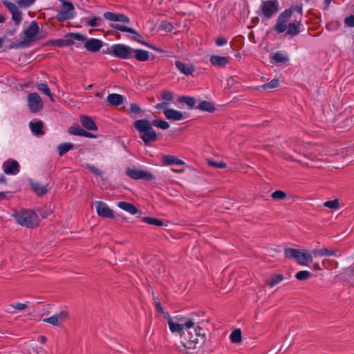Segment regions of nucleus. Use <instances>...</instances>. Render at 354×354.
Masks as SVG:
<instances>
[{
  "mask_svg": "<svg viewBox=\"0 0 354 354\" xmlns=\"http://www.w3.org/2000/svg\"><path fill=\"white\" fill-rule=\"evenodd\" d=\"M183 331L177 332L179 333L181 342L184 347L188 349H194L197 345L202 346L206 340V333L205 329L196 324L194 322V326Z\"/></svg>",
  "mask_w": 354,
  "mask_h": 354,
  "instance_id": "1",
  "label": "nucleus"
},
{
  "mask_svg": "<svg viewBox=\"0 0 354 354\" xmlns=\"http://www.w3.org/2000/svg\"><path fill=\"white\" fill-rule=\"evenodd\" d=\"M156 318L163 322H167L171 333L189 330L194 326V320L191 318L180 317L178 322H174L168 312L164 310L160 302H156Z\"/></svg>",
  "mask_w": 354,
  "mask_h": 354,
  "instance_id": "2",
  "label": "nucleus"
},
{
  "mask_svg": "<svg viewBox=\"0 0 354 354\" xmlns=\"http://www.w3.org/2000/svg\"><path fill=\"white\" fill-rule=\"evenodd\" d=\"M17 223L28 228H35L39 224V218L35 212L32 209H22L13 214Z\"/></svg>",
  "mask_w": 354,
  "mask_h": 354,
  "instance_id": "3",
  "label": "nucleus"
},
{
  "mask_svg": "<svg viewBox=\"0 0 354 354\" xmlns=\"http://www.w3.org/2000/svg\"><path fill=\"white\" fill-rule=\"evenodd\" d=\"M152 125H155V121L150 122L145 119L136 120L133 124L134 128L139 131L140 138L145 144L155 140V131H151Z\"/></svg>",
  "mask_w": 354,
  "mask_h": 354,
  "instance_id": "4",
  "label": "nucleus"
},
{
  "mask_svg": "<svg viewBox=\"0 0 354 354\" xmlns=\"http://www.w3.org/2000/svg\"><path fill=\"white\" fill-rule=\"evenodd\" d=\"M284 256L287 259H293L300 266H308L313 262L312 253L292 248H287L284 250Z\"/></svg>",
  "mask_w": 354,
  "mask_h": 354,
  "instance_id": "5",
  "label": "nucleus"
},
{
  "mask_svg": "<svg viewBox=\"0 0 354 354\" xmlns=\"http://www.w3.org/2000/svg\"><path fill=\"white\" fill-rule=\"evenodd\" d=\"M279 10V4L277 0L263 1L258 12L259 16L268 19L275 15Z\"/></svg>",
  "mask_w": 354,
  "mask_h": 354,
  "instance_id": "6",
  "label": "nucleus"
},
{
  "mask_svg": "<svg viewBox=\"0 0 354 354\" xmlns=\"http://www.w3.org/2000/svg\"><path fill=\"white\" fill-rule=\"evenodd\" d=\"M109 52L115 57L120 59L133 57V48L124 44H113L108 48Z\"/></svg>",
  "mask_w": 354,
  "mask_h": 354,
  "instance_id": "7",
  "label": "nucleus"
},
{
  "mask_svg": "<svg viewBox=\"0 0 354 354\" xmlns=\"http://www.w3.org/2000/svg\"><path fill=\"white\" fill-rule=\"evenodd\" d=\"M28 105L31 113L40 111L44 106L42 99L37 93H30L27 97Z\"/></svg>",
  "mask_w": 354,
  "mask_h": 354,
  "instance_id": "8",
  "label": "nucleus"
},
{
  "mask_svg": "<svg viewBox=\"0 0 354 354\" xmlns=\"http://www.w3.org/2000/svg\"><path fill=\"white\" fill-rule=\"evenodd\" d=\"M69 313L67 310H64L53 316L44 318L43 322L48 323L54 326H59L63 322L68 319Z\"/></svg>",
  "mask_w": 354,
  "mask_h": 354,
  "instance_id": "9",
  "label": "nucleus"
},
{
  "mask_svg": "<svg viewBox=\"0 0 354 354\" xmlns=\"http://www.w3.org/2000/svg\"><path fill=\"white\" fill-rule=\"evenodd\" d=\"M126 174L129 177L135 180L145 179L147 180H150L153 179V176L151 174L143 170L138 169L135 167L127 168L126 170Z\"/></svg>",
  "mask_w": 354,
  "mask_h": 354,
  "instance_id": "10",
  "label": "nucleus"
},
{
  "mask_svg": "<svg viewBox=\"0 0 354 354\" xmlns=\"http://www.w3.org/2000/svg\"><path fill=\"white\" fill-rule=\"evenodd\" d=\"M165 118L169 120L179 121L186 119L188 116L187 113H183L180 111L167 107L162 109Z\"/></svg>",
  "mask_w": 354,
  "mask_h": 354,
  "instance_id": "11",
  "label": "nucleus"
},
{
  "mask_svg": "<svg viewBox=\"0 0 354 354\" xmlns=\"http://www.w3.org/2000/svg\"><path fill=\"white\" fill-rule=\"evenodd\" d=\"M3 169L6 174L15 175L19 171V165L15 160L8 159L3 163Z\"/></svg>",
  "mask_w": 354,
  "mask_h": 354,
  "instance_id": "12",
  "label": "nucleus"
},
{
  "mask_svg": "<svg viewBox=\"0 0 354 354\" xmlns=\"http://www.w3.org/2000/svg\"><path fill=\"white\" fill-rule=\"evenodd\" d=\"M160 163L162 166L185 165V162L175 156L169 154H162L160 156Z\"/></svg>",
  "mask_w": 354,
  "mask_h": 354,
  "instance_id": "13",
  "label": "nucleus"
},
{
  "mask_svg": "<svg viewBox=\"0 0 354 354\" xmlns=\"http://www.w3.org/2000/svg\"><path fill=\"white\" fill-rule=\"evenodd\" d=\"M96 209L99 216L104 218H113L114 214L112 209L108 205L102 201L96 203Z\"/></svg>",
  "mask_w": 354,
  "mask_h": 354,
  "instance_id": "14",
  "label": "nucleus"
},
{
  "mask_svg": "<svg viewBox=\"0 0 354 354\" xmlns=\"http://www.w3.org/2000/svg\"><path fill=\"white\" fill-rule=\"evenodd\" d=\"M102 41L97 39H89L84 43V48L90 52H98L102 47Z\"/></svg>",
  "mask_w": 354,
  "mask_h": 354,
  "instance_id": "15",
  "label": "nucleus"
},
{
  "mask_svg": "<svg viewBox=\"0 0 354 354\" xmlns=\"http://www.w3.org/2000/svg\"><path fill=\"white\" fill-rule=\"evenodd\" d=\"M110 26L113 29L135 35L136 37H132L131 38V39H133L134 41H140V40L138 37L142 38V36L140 35V34H139L137 31H136L134 29L127 27L126 26L121 25L119 24H112L110 25Z\"/></svg>",
  "mask_w": 354,
  "mask_h": 354,
  "instance_id": "16",
  "label": "nucleus"
},
{
  "mask_svg": "<svg viewBox=\"0 0 354 354\" xmlns=\"http://www.w3.org/2000/svg\"><path fill=\"white\" fill-rule=\"evenodd\" d=\"M312 255L315 257H323V256H341V253L337 250H329L326 248H322L319 249H315L312 250Z\"/></svg>",
  "mask_w": 354,
  "mask_h": 354,
  "instance_id": "17",
  "label": "nucleus"
},
{
  "mask_svg": "<svg viewBox=\"0 0 354 354\" xmlns=\"http://www.w3.org/2000/svg\"><path fill=\"white\" fill-rule=\"evenodd\" d=\"M209 62L212 65L216 67L224 68L227 64H229L230 57L219 55H212L210 57Z\"/></svg>",
  "mask_w": 354,
  "mask_h": 354,
  "instance_id": "18",
  "label": "nucleus"
},
{
  "mask_svg": "<svg viewBox=\"0 0 354 354\" xmlns=\"http://www.w3.org/2000/svg\"><path fill=\"white\" fill-rule=\"evenodd\" d=\"M160 99L165 102L162 103H158L156 104V108L164 109L167 107L169 102L174 100V93L168 90H164L160 93Z\"/></svg>",
  "mask_w": 354,
  "mask_h": 354,
  "instance_id": "19",
  "label": "nucleus"
},
{
  "mask_svg": "<svg viewBox=\"0 0 354 354\" xmlns=\"http://www.w3.org/2000/svg\"><path fill=\"white\" fill-rule=\"evenodd\" d=\"M39 30L37 22L32 21L29 27L24 30V34L30 41H33V38L37 35Z\"/></svg>",
  "mask_w": 354,
  "mask_h": 354,
  "instance_id": "20",
  "label": "nucleus"
},
{
  "mask_svg": "<svg viewBox=\"0 0 354 354\" xmlns=\"http://www.w3.org/2000/svg\"><path fill=\"white\" fill-rule=\"evenodd\" d=\"M80 122L82 125L89 131H96L97 127L93 120L87 115H83L80 117Z\"/></svg>",
  "mask_w": 354,
  "mask_h": 354,
  "instance_id": "21",
  "label": "nucleus"
},
{
  "mask_svg": "<svg viewBox=\"0 0 354 354\" xmlns=\"http://www.w3.org/2000/svg\"><path fill=\"white\" fill-rule=\"evenodd\" d=\"M47 45L50 44L53 46L57 47H64V46H69L74 44V41L70 38L66 39H58L50 40L47 42Z\"/></svg>",
  "mask_w": 354,
  "mask_h": 354,
  "instance_id": "22",
  "label": "nucleus"
},
{
  "mask_svg": "<svg viewBox=\"0 0 354 354\" xmlns=\"http://www.w3.org/2000/svg\"><path fill=\"white\" fill-rule=\"evenodd\" d=\"M175 64L178 69L185 75H192L194 71V68L190 64H187L180 61H176Z\"/></svg>",
  "mask_w": 354,
  "mask_h": 354,
  "instance_id": "23",
  "label": "nucleus"
},
{
  "mask_svg": "<svg viewBox=\"0 0 354 354\" xmlns=\"http://www.w3.org/2000/svg\"><path fill=\"white\" fill-rule=\"evenodd\" d=\"M29 127L32 133L35 136H41L44 134V131H43L44 124L41 121L38 122H30L29 123Z\"/></svg>",
  "mask_w": 354,
  "mask_h": 354,
  "instance_id": "24",
  "label": "nucleus"
},
{
  "mask_svg": "<svg viewBox=\"0 0 354 354\" xmlns=\"http://www.w3.org/2000/svg\"><path fill=\"white\" fill-rule=\"evenodd\" d=\"M107 102L111 106H119L124 101V97L120 94L112 93L107 96Z\"/></svg>",
  "mask_w": 354,
  "mask_h": 354,
  "instance_id": "25",
  "label": "nucleus"
},
{
  "mask_svg": "<svg viewBox=\"0 0 354 354\" xmlns=\"http://www.w3.org/2000/svg\"><path fill=\"white\" fill-rule=\"evenodd\" d=\"M284 277L283 275L281 274H274L271 276L270 279H266L264 281L265 283L270 287L272 288L275 285L279 283L283 280Z\"/></svg>",
  "mask_w": 354,
  "mask_h": 354,
  "instance_id": "26",
  "label": "nucleus"
},
{
  "mask_svg": "<svg viewBox=\"0 0 354 354\" xmlns=\"http://www.w3.org/2000/svg\"><path fill=\"white\" fill-rule=\"evenodd\" d=\"M133 57H135L140 62H145L149 59V55L147 50L142 49H133Z\"/></svg>",
  "mask_w": 354,
  "mask_h": 354,
  "instance_id": "27",
  "label": "nucleus"
},
{
  "mask_svg": "<svg viewBox=\"0 0 354 354\" xmlns=\"http://www.w3.org/2000/svg\"><path fill=\"white\" fill-rule=\"evenodd\" d=\"M196 108L201 111L209 113H213L216 110L214 104L212 102L206 100L201 102Z\"/></svg>",
  "mask_w": 354,
  "mask_h": 354,
  "instance_id": "28",
  "label": "nucleus"
},
{
  "mask_svg": "<svg viewBox=\"0 0 354 354\" xmlns=\"http://www.w3.org/2000/svg\"><path fill=\"white\" fill-rule=\"evenodd\" d=\"M118 206L122 209L129 212L131 214H136L138 212V209L136 206L128 202L120 201L118 203Z\"/></svg>",
  "mask_w": 354,
  "mask_h": 354,
  "instance_id": "29",
  "label": "nucleus"
},
{
  "mask_svg": "<svg viewBox=\"0 0 354 354\" xmlns=\"http://www.w3.org/2000/svg\"><path fill=\"white\" fill-rule=\"evenodd\" d=\"M30 186L31 189L39 196H41L48 192L46 186L41 185L38 183H32Z\"/></svg>",
  "mask_w": 354,
  "mask_h": 354,
  "instance_id": "30",
  "label": "nucleus"
},
{
  "mask_svg": "<svg viewBox=\"0 0 354 354\" xmlns=\"http://www.w3.org/2000/svg\"><path fill=\"white\" fill-rule=\"evenodd\" d=\"M288 60V57L281 52H277L272 57V63L283 64L287 62Z\"/></svg>",
  "mask_w": 354,
  "mask_h": 354,
  "instance_id": "31",
  "label": "nucleus"
},
{
  "mask_svg": "<svg viewBox=\"0 0 354 354\" xmlns=\"http://www.w3.org/2000/svg\"><path fill=\"white\" fill-rule=\"evenodd\" d=\"M74 16V13H69V12L65 10H62L58 12V13L56 15V19L59 22H64L68 19L73 18Z\"/></svg>",
  "mask_w": 354,
  "mask_h": 354,
  "instance_id": "32",
  "label": "nucleus"
},
{
  "mask_svg": "<svg viewBox=\"0 0 354 354\" xmlns=\"http://www.w3.org/2000/svg\"><path fill=\"white\" fill-rule=\"evenodd\" d=\"M300 26H301L300 21H295V22L290 23L288 25V30H287L286 33L291 36H295V35H297L299 32Z\"/></svg>",
  "mask_w": 354,
  "mask_h": 354,
  "instance_id": "33",
  "label": "nucleus"
},
{
  "mask_svg": "<svg viewBox=\"0 0 354 354\" xmlns=\"http://www.w3.org/2000/svg\"><path fill=\"white\" fill-rule=\"evenodd\" d=\"M73 148H74V145L72 143L66 142V143L59 145L57 147L59 156H64L68 151L73 149Z\"/></svg>",
  "mask_w": 354,
  "mask_h": 354,
  "instance_id": "34",
  "label": "nucleus"
},
{
  "mask_svg": "<svg viewBox=\"0 0 354 354\" xmlns=\"http://www.w3.org/2000/svg\"><path fill=\"white\" fill-rule=\"evenodd\" d=\"M178 101L180 103H185L189 109H193L196 105V100L192 97L181 96Z\"/></svg>",
  "mask_w": 354,
  "mask_h": 354,
  "instance_id": "35",
  "label": "nucleus"
},
{
  "mask_svg": "<svg viewBox=\"0 0 354 354\" xmlns=\"http://www.w3.org/2000/svg\"><path fill=\"white\" fill-rule=\"evenodd\" d=\"M292 15V11L290 9H287L279 15L277 20L287 24V22L291 18Z\"/></svg>",
  "mask_w": 354,
  "mask_h": 354,
  "instance_id": "36",
  "label": "nucleus"
},
{
  "mask_svg": "<svg viewBox=\"0 0 354 354\" xmlns=\"http://www.w3.org/2000/svg\"><path fill=\"white\" fill-rule=\"evenodd\" d=\"M37 88L39 91L42 92L45 95L49 96L51 98V100H53V95H52V93L50 92V89L49 88L47 84H44V83L39 84L37 85Z\"/></svg>",
  "mask_w": 354,
  "mask_h": 354,
  "instance_id": "37",
  "label": "nucleus"
},
{
  "mask_svg": "<svg viewBox=\"0 0 354 354\" xmlns=\"http://www.w3.org/2000/svg\"><path fill=\"white\" fill-rule=\"evenodd\" d=\"M230 340L233 343H239L241 341V332L240 329H236L230 335Z\"/></svg>",
  "mask_w": 354,
  "mask_h": 354,
  "instance_id": "38",
  "label": "nucleus"
},
{
  "mask_svg": "<svg viewBox=\"0 0 354 354\" xmlns=\"http://www.w3.org/2000/svg\"><path fill=\"white\" fill-rule=\"evenodd\" d=\"M312 276V273L308 270L299 271L296 274L295 277L297 280L304 281L306 280Z\"/></svg>",
  "mask_w": 354,
  "mask_h": 354,
  "instance_id": "39",
  "label": "nucleus"
},
{
  "mask_svg": "<svg viewBox=\"0 0 354 354\" xmlns=\"http://www.w3.org/2000/svg\"><path fill=\"white\" fill-rule=\"evenodd\" d=\"M271 197L274 200H284L287 197V194L282 190H276L271 194Z\"/></svg>",
  "mask_w": 354,
  "mask_h": 354,
  "instance_id": "40",
  "label": "nucleus"
},
{
  "mask_svg": "<svg viewBox=\"0 0 354 354\" xmlns=\"http://www.w3.org/2000/svg\"><path fill=\"white\" fill-rule=\"evenodd\" d=\"M141 112L140 106L136 103H132L131 104L130 109L128 111V113L129 115H131L132 117H134L137 115H138Z\"/></svg>",
  "mask_w": 354,
  "mask_h": 354,
  "instance_id": "41",
  "label": "nucleus"
},
{
  "mask_svg": "<svg viewBox=\"0 0 354 354\" xmlns=\"http://www.w3.org/2000/svg\"><path fill=\"white\" fill-rule=\"evenodd\" d=\"M324 206L332 209H337L339 207V202L338 199L328 201L324 203Z\"/></svg>",
  "mask_w": 354,
  "mask_h": 354,
  "instance_id": "42",
  "label": "nucleus"
},
{
  "mask_svg": "<svg viewBox=\"0 0 354 354\" xmlns=\"http://www.w3.org/2000/svg\"><path fill=\"white\" fill-rule=\"evenodd\" d=\"M279 86V80L278 79H273L270 82L261 86L263 89H272L277 88Z\"/></svg>",
  "mask_w": 354,
  "mask_h": 354,
  "instance_id": "43",
  "label": "nucleus"
},
{
  "mask_svg": "<svg viewBox=\"0 0 354 354\" xmlns=\"http://www.w3.org/2000/svg\"><path fill=\"white\" fill-rule=\"evenodd\" d=\"M173 29V25L168 21L162 22L161 25L159 27V31H162L163 33L169 32Z\"/></svg>",
  "mask_w": 354,
  "mask_h": 354,
  "instance_id": "44",
  "label": "nucleus"
},
{
  "mask_svg": "<svg viewBox=\"0 0 354 354\" xmlns=\"http://www.w3.org/2000/svg\"><path fill=\"white\" fill-rule=\"evenodd\" d=\"M286 28H287L286 23L281 22V21L277 20V22L274 26L275 31H277L278 33H282L286 30Z\"/></svg>",
  "mask_w": 354,
  "mask_h": 354,
  "instance_id": "45",
  "label": "nucleus"
},
{
  "mask_svg": "<svg viewBox=\"0 0 354 354\" xmlns=\"http://www.w3.org/2000/svg\"><path fill=\"white\" fill-rule=\"evenodd\" d=\"M82 129L80 126L75 125L68 129V133L74 136H81Z\"/></svg>",
  "mask_w": 354,
  "mask_h": 354,
  "instance_id": "46",
  "label": "nucleus"
},
{
  "mask_svg": "<svg viewBox=\"0 0 354 354\" xmlns=\"http://www.w3.org/2000/svg\"><path fill=\"white\" fill-rule=\"evenodd\" d=\"M86 168L91 173L95 174L97 176H100L102 174V171L94 165L87 164Z\"/></svg>",
  "mask_w": 354,
  "mask_h": 354,
  "instance_id": "47",
  "label": "nucleus"
},
{
  "mask_svg": "<svg viewBox=\"0 0 354 354\" xmlns=\"http://www.w3.org/2000/svg\"><path fill=\"white\" fill-rule=\"evenodd\" d=\"M12 19L15 21V25L18 26L22 20V14L21 12L19 10L17 12H15L12 15Z\"/></svg>",
  "mask_w": 354,
  "mask_h": 354,
  "instance_id": "48",
  "label": "nucleus"
},
{
  "mask_svg": "<svg viewBox=\"0 0 354 354\" xmlns=\"http://www.w3.org/2000/svg\"><path fill=\"white\" fill-rule=\"evenodd\" d=\"M36 0H19L17 1L21 8H28L35 3Z\"/></svg>",
  "mask_w": 354,
  "mask_h": 354,
  "instance_id": "49",
  "label": "nucleus"
},
{
  "mask_svg": "<svg viewBox=\"0 0 354 354\" xmlns=\"http://www.w3.org/2000/svg\"><path fill=\"white\" fill-rule=\"evenodd\" d=\"M3 4L8 8V10L11 12L12 15L15 12H17V10H19V8H17V6L13 3H11V2H9L7 1H4Z\"/></svg>",
  "mask_w": 354,
  "mask_h": 354,
  "instance_id": "50",
  "label": "nucleus"
},
{
  "mask_svg": "<svg viewBox=\"0 0 354 354\" xmlns=\"http://www.w3.org/2000/svg\"><path fill=\"white\" fill-rule=\"evenodd\" d=\"M208 165L213 167L221 168V169L225 168L227 167V165L223 161L215 162L213 160H208Z\"/></svg>",
  "mask_w": 354,
  "mask_h": 354,
  "instance_id": "51",
  "label": "nucleus"
},
{
  "mask_svg": "<svg viewBox=\"0 0 354 354\" xmlns=\"http://www.w3.org/2000/svg\"><path fill=\"white\" fill-rule=\"evenodd\" d=\"M71 37L70 39L77 40V41H85L86 39V37L80 34V33H69L67 36Z\"/></svg>",
  "mask_w": 354,
  "mask_h": 354,
  "instance_id": "52",
  "label": "nucleus"
},
{
  "mask_svg": "<svg viewBox=\"0 0 354 354\" xmlns=\"http://www.w3.org/2000/svg\"><path fill=\"white\" fill-rule=\"evenodd\" d=\"M156 127L162 129H167L169 127V124L167 121L162 120H156Z\"/></svg>",
  "mask_w": 354,
  "mask_h": 354,
  "instance_id": "53",
  "label": "nucleus"
},
{
  "mask_svg": "<svg viewBox=\"0 0 354 354\" xmlns=\"http://www.w3.org/2000/svg\"><path fill=\"white\" fill-rule=\"evenodd\" d=\"M63 8H64V10L69 12V13H74V9H75L74 6L70 1H68V2L64 1L63 3Z\"/></svg>",
  "mask_w": 354,
  "mask_h": 354,
  "instance_id": "54",
  "label": "nucleus"
},
{
  "mask_svg": "<svg viewBox=\"0 0 354 354\" xmlns=\"http://www.w3.org/2000/svg\"><path fill=\"white\" fill-rule=\"evenodd\" d=\"M101 21V18L100 17H93L92 19L87 21V24L91 27H95L98 26L97 21Z\"/></svg>",
  "mask_w": 354,
  "mask_h": 354,
  "instance_id": "55",
  "label": "nucleus"
},
{
  "mask_svg": "<svg viewBox=\"0 0 354 354\" xmlns=\"http://www.w3.org/2000/svg\"><path fill=\"white\" fill-rule=\"evenodd\" d=\"M10 306L16 310H23L28 308V305L26 304H22V303H15L13 304H11Z\"/></svg>",
  "mask_w": 354,
  "mask_h": 354,
  "instance_id": "56",
  "label": "nucleus"
},
{
  "mask_svg": "<svg viewBox=\"0 0 354 354\" xmlns=\"http://www.w3.org/2000/svg\"><path fill=\"white\" fill-rule=\"evenodd\" d=\"M344 24L348 27H354V15H351L344 19Z\"/></svg>",
  "mask_w": 354,
  "mask_h": 354,
  "instance_id": "57",
  "label": "nucleus"
},
{
  "mask_svg": "<svg viewBox=\"0 0 354 354\" xmlns=\"http://www.w3.org/2000/svg\"><path fill=\"white\" fill-rule=\"evenodd\" d=\"M216 44L218 46L225 45L227 43V39L225 37H217L215 40Z\"/></svg>",
  "mask_w": 354,
  "mask_h": 354,
  "instance_id": "58",
  "label": "nucleus"
},
{
  "mask_svg": "<svg viewBox=\"0 0 354 354\" xmlns=\"http://www.w3.org/2000/svg\"><path fill=\"white\" fill-rule=\"evenodd\" d=\"M118 21L129 24L130 19L127 15L119 13Z\"/></svg>",
  "mask_w": 354,
  "mask_h": 354,
  "instance_id": "59",
  "label": "nucleus"
},
{
  "mask_svg": "<svg viewBox=\"0 0 354 354\" xmlns=\"http://www.w3.org/2000/svg\"><path fill=\"white\" fill-rule=\"evenodd\" d=\"M103 16L106 19L113 21L114 13L111 12H106L104 13Z\"/></svg>",
  "mask_w": 354,
  "mask_h": 354,
  "instance_id": "60",
  "label": "nucleus"
},
{
  "mask_svg": "<svg viewBox=\"0 0 354 354\" xmlns=\"http://www.w3.org/2000/svg\"><path fill=\"white\" fill-rule=\"evenodd\" d=\"M142 221L151 225H155V218L152 217H143Z\"/></svg>",
  "mask_w": 354,
  "mask_h": 354,
  "instance_id": "61",
  "label": "nucleus"
},
{
  "mask_svg": "<svg viewBox=\"0 0 354 354\" xmlns=\"http://www.w3.org/2000/svg\"><path fill=\"white\" fill-rule=\"evenodd\" d=\"M81 136H84L86 138H95V137L93 133L88 132L84 129H82Z\"/></svg>",
  "mask_w": 354,
  "mask_h": 354,
  "instance_id": "62",
  "label": "nucleus"
},
{
  "mask_svg": "<svg viewBox=\"0 0 354 354\" xmlns=\"http://www.w3.org/2000/svg\"><path fill=\"white\" fill-rule=\"evenodd\" d=\"M168 223H169V221H162L161 220L156 218V226H162V225L167 226Z\"/></svg>",
  "mask_w": 354,
  "mask_h": 354,
  "instance_id": "63",
  "label": "nucleus"
},
{
  "mask_svg": "<svg viewBox=\"0 0 354 354\" xmlns=\"http://www.w3.org/2000/svg\"><path fill=\"white\" fill-rule=\"evenodd\" d=\"M313 268L315 270H317V271H319V270H322V268H321L320 265L318 263H315L313 264Z\"/></svg>",
  "mask_w": 354,
  "mask_h": 354,
  "instance_id": "64",
  "label": "nucleus"
}]
</instances>
